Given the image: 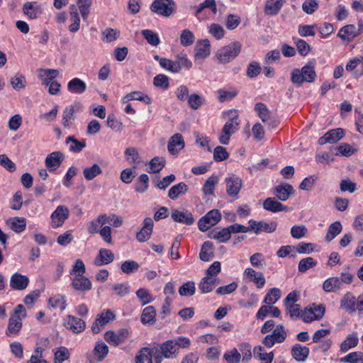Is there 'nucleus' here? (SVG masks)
Returning <instances> with one entry per match:
<instances>
[{
  "instance_id": "obj_1",
  "label": "nucleus",
  "mask_w": 363,
  "mask_h": 363,
  "mask_svg": "<svg viewBox=\"0 0 363 363\" xmlns=\"http://www.w3.org/2000/svg\"><path fill=\"white\" fill-rule=\"evenodd\" d=\"M316 76L314 62H309L301 69H294L291 72V80L293 84L301 86L305 82L308 83L313 82Z\"/></svg>"
},
{
  "instance_id": "obj_2",
  "label": "nucleus",
  "mask_w": 363,
  "mask_h": 363,
  "mask_svg": "<svg viewBox=\"0 0 363 363\" xmlns=\"http://www.w3.org/2000/svg\"><path fill=\"white\" fill-rule=\"evenodd\" d=\"M230 112L231 113H234V115L225 123L218 138L220 143L222 145H228L229 143L230 136L238 130V115L237 114L236 111H230Z\"/></svg>"
},
{
  "instance_id": "obj_3",
  "label": "nucleus",
  "mask_w": 363,
  "mask_h": 363,
  "mask_svg": "<svg viewBox=\"0 0 363 363\" xmlns=\"http://www.w3.org/2000/svg\"><path fill=\"white\" fill-rule=\"evenodd\" d=\"M241 47L240 43L238 41L224 46L217 52L218 60L221 63H227L233 60L240 52Z\"/></svg>"
},
{
  "instance_id": "obj_4",
  "label": "nucleus",
  "mask_w": 363,
  "mask_h": 363,
  "mask_svg": "<svg viewBox=\"0 0 363 363\" xmlns=\"http://www.w3.org/2000/svg\"><path fill=\"white\" fill-rule=\"evenodd\" d=\"M175 9L176 4L173 0H155L150 6L152 12L164 17H169Z\"/></svg>"
},
{
  "instance_id": "obj_5",
  "label": "nucleus",
  "mask_w": 363,
  "mask_h": 363,
  "mask_svg": "<svg viewBox=\"0 0 363 363\" xmlns=\"http://www.w3.org/2000/svg\"><path fill=\"white\" fill-rule=\"evenodd\" d=\"M287 337V333L283 325H277L271 335H267L263 340L262 343L267 347L271 348L275 343L283 342Z\"/></svg>"
},
{
  "instance_id": "obj_6",
  "label": "nucleus",
  "mask_w": 363,
  "mask_h": 363,
  "mask_svg": "<svg viewBox=\"0 0 363 363\" xmlns=\"http://www.w3.org/2000/svg\"><path fill=\"white\" fill-rule=\"evenodd\" d=\"M221 218V214L218 210L213 209L203 216L198 223L199 228L202 232L207 231L210 228L217 224Z\"/></svg>"
},
{
  "instance_id": "obj_7",
  "label": "nucleus",
  "mask_w": 363,
  "mask_h": 363,
  "mask_svg": "<svg viewBox=\"0 0 363 363\" xmlns=\"http://www.w3.org/2000/svg\"><path fill=\"white\" fill-rule=\"evenodd\" d=\"M115 314L111 310H106L99 314L91 325V331L94 334H98L104 326L110 321L114 320Z\"/></svg>"
},
{
  "instance_id": "obj_8",
  "label": "nucleus",
  "mask_w": 363,
  "mask_h": 363,
  "mask_svg": "<svg viewBox=\"0 0 363 363\" xmlns=\"http://www.w3.org/2000/svg\"><path fill=\"white\" fill-rule=\"evenodd\" d=\"M225 182L227 194L232 197L237 196L242 186L241 178L234 174H228L225 179Z\"/></svg>"
},
{
  "instance_id": "obj_9",
  "label": "nucleus",
  "mask_w": 363,
  "mask_h": 363,
  "mask_svg": "<svg viewBox=\"0 0 363 363\" xmlns=\"http://www.w3.org/2000/svg\"><path fill=\"white\" fill-rule=\"evenodd\" d=\"M250 230H252L256 235L262 232L271 233L276 230L277 224L274 221L266 223L264 221H256L255 220H249Z\"/></svg>"
},
{
  "instance_id": "obj_10",
  "label": "nucleus",
  "mask_w": 363,
  "mask_h": 363,
  "mask_svg": "<svg viewBox=\"0 0 363 363\" xmlns=\"http://www.w3.org/2000/svg\"><path fill=\"white\" fill-rule=\"evenodd\" d=\"M64 326L72 333L78 334L85 330L86 323L82 318L68 315L64 319Z\"/></svg>"
},
{
  "instance_id": "obj_11",
  "label": "nucleus",
  "mask_w": 363,
  "mask_h": 363,
  "mask_svg": "<svg viewBox=\"0 0 363 363\" xmlns=\"http://www.w3.org/2000/svg\"><path fill=\"white\" fill-rule=\"evenodd\" d=\"M69 216V211L66 206H58L51 214L52 228H57L62 226Z\"/></svg>"
},
{
  "instance_id": "obj_12",
  "label": "nucleus",
  "mask_w": 363,
  "mask_h": 363,
  "mask_svg": "<svg viewBox=\"0 0 363 363\" xmlns=\"http://www.w3.org/2000/svg\"><path fill=\"white\" fill-rule=\"evenodd\" d=\"M345 135V130L338 128L328 131L323 136L318 139V144L320 145L326 143H336L340 140Z\"/></svg>"
},
{
  "instance_id": "obj_13",
  "label": "nucleus",
  "mask_w": 363,
  "mask_h": 363,
  "mask_svg": "<svg viewBox=\"0 0 363 363\" xmlns=\"http://www.w3.org/2000/svg\"><path fill=\"white\" fill-rule=\"evenodd\" d=\"M273 194L278 200L286 201L294 194V189L292 185L282 183L274 187Z\"/></svg>"
},
{
  "instance_id": "obj_14",
  "label": "nucleus",
  "mask_w": 363,
  "mask_h": 363,
  "mask_svg": "<svg viewBox=\"0 0 363 363\" xmlns=\"http://www.w3.org/2000/svg\"><path fill=\"white\" fill-rule=\"evenodd\" d=\"M154 223L151 218H145L143 220V226L136 234V239L140 242L147 241L152 233Z\"/></svg>"
},
{
  "instance_id": "obj_15",
  "label": "nucleus",
  "mask_w": 363,
  "mask_h": 363,
  "mask_svg": "<svg viewBox=\"0 0 363 363\" xmlns=\"http://www.w3.org/2000/svg\"><path fill=\"white\" fill-rule=\"evenodd\" d=\"M64 158L65 156L62 152L60 151L52 152L46 157L45 166L50 171H55L61 166Z\"/></svg>"
},
{
  "instance_id": "obj_16",
  "label": "nucleus",
  "mask_w": 363,
  "mask_h": 363,
  "mask_svg": "<svg viewBox=\"0 0 363 363\" xmlns=\"http://www.w3.org/2000/svg\"><path fill=\"white\" fill-rule=\"evenodd\" d=\"M340 306L350 313L359 311L358 298H356L352 293L347 292L341 298Z\"/></svg>"
},
{
  "instance_id": "obj_17",
  "label": "nucleus",
  "mask_w": 363,
  "mask_h": 363,
  "mask_svg": "<svg viewBox=\"0 0 363 363\" xmlns=\"http://www.w3.org/2000/svg\"><path fill=\"white\" fill-rule=\"evenodd\" d=\"M23 12L30 19H35L43 13L42 7L36 1H28L23 6Z\"/></svg>"
},
{
  "instance_id": "obj_18",
  "label": "nucleus",
  "mask_w": 363,
  "mask_h": 363,
  "mask_svg": "<svg viewBox=\"0 0 363 363\" xmlns=\"http://www.w3.org/2000/svg\"><path fill=\"white\" fill-rule=\"evenodd\" d=\"M28 283V277L19 273L13 274L10 279V286L14 290H24L27 288Z\"/></svg>"
},
{
  "instance_id": "obj_19",
  "label": "nucleus",
  "mask_w": 363,
  "mask_h": 363,
  "mask_svg": "<svg viewBox=\"0 0 363 363\" xmlns=\"http://www.w3.org/2000/svg\"><path fill=\"white\" fill-rule=\"evenodd\" d=\"M98 221L101 226L108 223L114 228H119L123 225L122 218L115 213L101 214L98 216Z\"/></svg>"
},
{
  "instance_id": "obj_20",
  "label": "nucleus",
  "mask_w": 363,
  "mask_h": 363,
  "mask_svg": "<svg viewBox=\"0 0 363 363\" xmlns=\"http://www.w3.org/2000/svg\"><path fill=\"white\" fill-rule=\"evenodd\" d=\"M113 259L114 254L110 250L101 248L94 259V264L96 267H101L112 262Z\"/></svg>"
},
{
  "instance_id": "obj_21",
  "label": "nucleus",
  "mask_w": 363,
  "mask_h": 363,
  "mask_svg": "<svg viewBox=\"0 0 363 363\" xmlns=\"http://www.w3.org/2000/svg\"><path fill=\"white\" fill-rule=\"evenodd\" d=\"M172 340H167L160 346V352L167 359L176 357L179 354L177 347L174 345Z\"/></svg>"
},
{
  "instance_id": "obj_22",
  "label": "nucleus",
  "mask_w": 363,
  "mask_h": 363,
  "mask_svg": "<svg viewBox=\"0 0 363 363\" xmlns=\"http://www.w3.org/2000/svg\"><path fill=\"white\" fill-rule=\"evenodd\" d=\"M72 287L80 291H89L92 287V284L89 278L85 276L74 277L72 281Z\"/></svg>"
},
{
  "instance_id": "obj_23",
  "label": "nucleus",
  "mask_w": 363,
  "mask_h": 363,
  "mask_svg": "<svg viewBox=\"0 0 363 363\" xmlns=\"http://www.w3.org/2000/svg\"><path fill=\"white\" fill-rule=\"evenodd\" d=\"M6 225L16 233H21L26 230V219L23 217L10 218L6 220Z\"/></svg>"
},
{
  "instance_id": "obj_24",
  "label": "nucleus",
  "mask_w": 363,
  "mask_h": 363,
  "mask_svg": "<svg viewBox=\"0 0 363 363\" xmlns=\"http://www.w3.org/2000/svg\"><path fill=\"white\" fill-rule=\"evenodd\" d=\"M210 42L208 39L199 40L195 47V57L204 59L210 55Z\"/></svg>"
},
{
  "instance_id": "obj_25",
  "label": "nucleus",
  "mask_w": 363,
  "mask_h": 363,
  "mask_svg": "<svg viewBox=\"0 0 363 363\" xmlns=\"http://www.w3.org/2000/svg\"><path fill=\"white\" fill-rule=\"evenodd\" d=\"M358 30L353 24H349L343 26L338 32L337 36L343 40L351 41L358 36Z\"/></svg>"
},
{
  "instance_id": "obj_26",
  "label": "nucleus",
  "mask_w": 363,
  "mask_h": 363,
  "mask_svg": "<svg viewBox=\"0 0 363 363\" xmlns=\"http://www.w3.org/2000/svg\"><path fill=\"white\" fill-rule=\"evenodd\" d=\"M184 141L180 133L172 136L167 145L168 151L172 155L177 153L178 150L184 148Z\"/></svg>"
},
{
  "instance_id": "obj_27",
  "label": "nucleus",
  "mask_w": 363,
  "mask_h": 363,
  "mask_svg": "<svg viewBox=\"0 0 363 363\" xmlns=\"http://www.w3.org/2000/svg\"><path fill=\"white\" fill-rule=\"evenodd\" d=\"M22 325L21 317L19 315H12L9 320L6 335L7 336L17 335L21 330Z\"/></svg>"
},
{
  "instance_id": "obj_28",
  "label": "nucleus",
  "mask_w": 363,
  "mask_h": 363,
  "mask_svg": "<svg viewBox=\"0 0 363 363\" xmlns=\"http://www.w3.org/2000/svg\"><path fill=\"white\" fill-rule=\"evenodd\" d=\"M263 207L265 210L277 213L281 211H287L288 207L283 205L281 203L275 200L274 198H267L264 201Z\"/></svg>"
},
{
  "instance_id": "obj_29",
  "label": "nucleus",
  "mask_w": 363,
  "mask_h": 363,
  "mask_svg": "<svg viewBox=\"0 0 363 363\" xmlns=\"http://www.w3.org/2000/svg\"><path fill=\"white\" fill-rule=\"evenodd\" d=\"M309 348L301 344H295L291 348L292 357L298 362H304L309 355Z\"/></svg>"
},
{
  "instance_id": "obj_30",
  "label": "nucleus",
  "mask_w": 363,
  "mask_h": 363,
  "mask_svg": "<svg viewBox=\"0 0 363 363\" xmlns=\"http://www.w3.org/2000/svg\"><path fill=\"white\" fill-rule=\"evenodd\" d=\"M172 218L176 222L188 225H191L194 221L192 214L187 211L183 212L177 209L173 210L172 212Z\"/></svg>"
},
{
  "instance_id": "obj_31",
  "label": "nucleus",
  "mask_w": 363,
  "mask_h": 363,
  "mask_svg": "<svg viewBox=\"0 0 363 363\" xmlns=\"http://www.w3.org/2000/svg\"><path fill=\"white\" fill-rule=\"evenodd\" d=\"M214 257V245L212 242L206 241L201 246L199 258L203 262H209Z\"/></svg>"
},
{
  "instance_id": "obj_32",
  "label": "nucleus",
  "mask_w": 363,
  "mask_h": 363,
  "mask_svg": "<svg viewBox=\"0 0 363 363\" xmlns=\"http://www.w3.org/2000/svg\"><path fill=\"white\" fill-rule=\"evenodd\" d=\"M339 277H332L327 279L323 284V289L327 293H336L341 289Z\"/></svg>"
},
{
  "instance_id": "obj_33",
  "label": "nucleus",
  "mask_w": 363,
  "mask_h": 363,
  "mask_svg": "<svg viewBox=\"0 0 363 363\" xmlns=\"http://www.w3.org/2000/svg\"><path fill=\"white\" fill-rule=\"evenodd\" d=\"M208 237L211 239H215L218 242H226L230 239V231L228 228H224L220 230L215 228L209 232Z\"/></svg>"
},
{
  "instance_id": "obj_34",
  "label": "nucleus",
  "mask_w": 363,
  "mask_h": 363,
  "mask_svg": "<svg viewBox=\"0 0 363 363\" xmlns=\"http://www.w3.org/2000/svg\"><path fill=\"white\" fill-rule=\"evenodd\" d=\"M86 89V83L79 78H74L68 82L67 89L72 94H83Z\"/></svg>"
},
{
  "instance_id": "obj_35",
  "label": "nucleus",
  "mask_w": 363,
  "mask_h": 363,
  "mask_svg": "<svg viewBox=\"0 0 363 363\" xmlns=\"http://www.w3.org/2000/svg\"><path fill=\"white\" fill-rule=\"evenodd\" d=\"M284 3V0H267L265 3L264 12L267 15H277Z\"/></svg>"
},
{
  "instance_id": "obj_36",
  "label": "nucleus",
  "mask_w": 363,
  "mask_h": 363,
  "mask_svg": "<svg viewBox=\"0 0 363 363\" xmlns=\"http://www.w3.org/2000/svg\"><path fill=\"white\" fill-rule=\"evenodd\" d=\"M219 283V281L216 277H205L202 279L199 284V289L203 294H207L213 291L214 286Z\"/></svg>"
},
{
  "instance_id": "obj_37",
  "label": "nucleus",
  "mask_w": 363,
  "mask_h": 363,
  "mask_svg": "<svg viewBox=\"0 0 363 363\" xmlns=\"http://www.w3.org/2000/svg\"><path fill=\"white\" fill-rule=\"evenodd\" d=\"M189 187L184 182H180L170 188L168 196L172 200L177 199L179 196L184 195L188 191Z\"/></svg>"
},
{
  "instance_id": "obj_38",
  "label": "nucleus",
  "mask_w": 363,
  "mask_h": 363,
  "mask_svg": "<svg viewBox=\"0 0 363 363\" xmlns=\"http://www.w3.org/2000/svg\"><path fill=\"white\" fill-rule=\"evenodd\" d=\"M156 310L152 306L145 308L141 314V322L143 324L153 325L156 321Z\"/></svg>"
},
{
  "instance_id": "obj_39",
  "label": "nucleus",
  "mask_w": 363,
  "mask_h": 363,
  "mask_svg": "<svg viewBox=\"0 0 363 363\" xmlns=\"http://www.w3.org/2000/svg\"><path fill=\"white\" fill-rule=\"evenodd\" d=\"M93 352L96 362H101L108 353V347L103 341H99L96 342Z\"/></svg>"
},
{
  "instance_id": "obj_40",
  "label": "nucleus",
  "mask_w": 363,
  "mask_h": 363,
  "mask_svg": "<svg viewBox=\"0 0 363 363\" xmlns=\"http://www.w3.org/2000/svg\"><path fill=\"white\" fill-rule=\"evenodd\" d=\"M166 164L164 157H155L149 162L147 172L149 173H159Z\"/></svg>"
},
{
  "instance_id": "obj_41",
  "label": "nucleus",
  "mask_w": 363,
  "mask_h": 363,
  "mask_svg": "<svg viewBox=\"0 0 363 363\" xmlns=\"http://www.w3.org/2000/svg\"><path fill=\"white\" fill-rule=\"evenodd\" d=\"M102 169L97 164H94L91 167H86L83 169V175L87 181H91L97 176L101 174Z\"/></svg>"
},
{
  "instance_id": "obj_42",
  "label": "nucleus",
  "mask_w": 363,
  "mask_h": 363,
  "mask_svg": "<svg viewBox=\"0 0 363 363\" xmlns=\"http://www.w3.org/2000/svg\"><path fill=\"white\" fill-rule=\"evenodd\" d=\"M342 230V224L340 221H335L329 225L328 233L325 235V240L332 241Z\"/></svg>"
},
{
  "instance_id": "obj_43",
  "label": "nucleus",
  "mask_w": 363,
  "mask_h": 363,
  "mask_svg": "<svg viewBox=\"0 0 363 363\" xmlns=\"http://www.w3.org/2000/svg\"><path fill=\"white\" fill-rule=\"evenodd\" d=\"M173 62L178 67V72H179L183 67L189 69L193 65L191 61L188 59L187 55L184 53L178 54L176 56V60L173 61Z\"/></svg>"
},
{
  "instance_id": "obj_44",
  "label": "nucleus",
  "mask_w": 363,
  "mask_h": 363,
  "mask_svg": "<svg viewBox=\"0 0 363 363\" xmlns=\"http://www.w3.org/2000/svg\"><path fill=\"white\" fill-rule=\"evenodd\" d=\"M132 100L143 101L147 104H149L151 102V99L147 95H145L140 91H133L128 94L122 99L123 103Z\"/></svg>"
},
{
  "instance_id": "obj_45",
  "label": "nucleus",
  "mask_w": 363,
  "mask_h": 363,
  "mask_svg": "<svg viewBox=\"0 0 363 363\" xmlns=\"http://www.w3.org/2000/svg\"><path fill=\"white\" fill-rule=\"evenodd\" d=\"M255 110L264 123L269 121L272 116L267 106L263 103H257L255 106Z\"/></svg>"
},
{
  "instance_id": "obj_46",
  "label": "nucleus",
  "mask_w": 363,
  "mask_h": 363,
  "mask_svg": "<svg viewBox=\"0 0 363 363\" xmlns=\"http://www.w3.org/2000/svg\"><path fill=\"white\" fill-rule=\"evenodd\" d=\"M136 363H152V351L148 347H143L135 358Z\"/></svg>"
},
{
  "instance_id": "obj_47",
  "label": "nucleus",
  "mask_w": 363,
  "mask_h": 363,
  "mask_svg": "<svg viewBox=\"0 0 363 363\" xmlns=\"http://www.w3.org/2000/svg\"><path fill=\"white\" fill-rule=\"evenodd\" d=\"M281 296V292L279 289L272 288L266 294L264 302L269 306H272L277 303Z\"/></svg>"
},
{
  "instance_id": "obj_48",
  "label": "nucleus",
  "mask_w": 363,
  "mask_h": 363,
  "mask_svg": "<svg viewBox=\"0 0 363 363\" xmlns=\"http://www.w3.org/2000/svg\"><path fill=\"white\" fill-rule=\"evenodd\" d=\"M66 143L67 144L72 143L69 148L70 151L74 152H79L86 147L85 140H78L74 136H69L66 139Z\"/></svg>"
},
{
  "instance_id": "obj_49",
  "label": "nucleus",
  "mask_w": 363,
  "mask_h": 363,
  "mask_svg": "<svg viewBox=\"0 0 363 363\" xmlns=\"http://www.w3.org/2000/svg\"><path fill=\"white\" fill-rule=\"evenodd\" d=\"M358 341V337L355 334L349 335L347 339L341 343L340 350L344 352L348 351L350 349L356 347Z\"/></svg>"
},
{
  "instance_id": "obj_50",
  "label": "nucleus",
  "mask_w": 363,
  "mask_h": 363,
  "mask_svg": "<svg viewBox=\"0 0 363 363\" xmlns=\"http://www.w3.org/2000/svg\"><path fill=\"white\" fill-rule=\"evenodd\" d=\"M93 0H77V4L84 21L88 18Z\"/></svg>"
},
{
  "instance_id": "obj_51",
  "label": "nucleus",
  "mask_w": 363,
  "mask_h": 363,
  "mask_svg": "<svg viewBox=\"0 0 363 363\" xmlns=\"http://www.w3.org/2000/svg\"><path fill=\"white\" fill-rule=\"evenodd\" d=\"M70 357L69 350L65 347H60L55 352L54 362L55 363H62L65 360H67Z\"/></svg>"
},
{
  "instance_id": "obj_52",
  "label": "nucleus",
  "mask_w": 363,
  "mask_h": 363,
  "mask_svg": "<svg viewBox=\"0 0 363 363\" xmlns=\"http://www.w3.org/2000/svg\"><path fill=\"white\" fill-rule=\"evenodd\" d=\"M74 106H69L65 108L63 111L62 121L65 128H69L72 124V121L74 119Z\"/></svg>"
},
{
  "instance_id": "obj_53",
  "label": "nucleus",
  "mask_w": 363,
  "mask_h": 363,
  "mask_svg": "<svg viewBox=\"0 0 363 363\" xmlns=\"http://www.w3.org/2000/svg\"><path fill=\"white\" fill-rule=\"evenodd\" d=\"M317 265V261H315L313 257H308L306 258H303L300 260L298 269L299 272L303 273L306 272L310 268H312Z\"/></svg>"
},
{
  "instance_id": "obj_54",
  "label": "nucleus",
  "mask_w": 363,
  "mask_h": 363,
  "mask_svg": "<svg viewBox=\"0 0 363 363\" xmlns=\"http://www.w3.org/2000/svg\"><path fill=\"white\" fill-rule=\"evenodd\" d=\"M136 296L142 306H145L153 301L152 294L145 288H140L136 291Z\"/></svg>"
},
{
  "instance_id": "obj_55",
  "label": "nucleus",
  "mask_w": 363,
  "mask_h": 363,
  "mask_svg": "<svg viewBox=\"0 0 363 363\" xmlns=\"http://www.w3.org/2000/svg\"><path fill=\"white\" fill-rule=\"evenodd\" d=\"M120 31L111 28H106L102 32L103 40L106 43H111L117 40L120 36Z\"/></svg>"
},
{
  "instance_id": "obj_56",
  "label": "nucleus",
  "mask_w": 363,
  "mask_h": 363,
  "mask_svg": "<svg viewBox=\"0 0 363 363\" xmlns=\"http://www.w3.org/2000/svg\"><path fill=\"white\" fill-rule=\"evenodd\" d=\"M263 347L261 346H257L254 348V355L255 357L259 358L262 361L270 362H272L274 359V353L273 352H270L269 353L263 352Z\"/></svg>"
},
{
  "instance_id": "obj_57",
  "label": "nucleus",
  "mask_w": 363,
  "mask_h": 363,
  "mask_svg": "<svg viewBox=\"0 0 363 363\" xmlns=\"http://www.w3.org/2000/svg\"><path fill=\"white\" fill-rule=\"evenodd\" d=\"M342 362L347 363H363V353L353 352L340 359Z\"/></svg>"
},
{
  "instance_id": "obj_58",
  "label": "nucleus",
  "mask_w": 363,
  "mask_h": 363,
  "mask_svg": "<svg viewBox=\"0 0 363 363\" xmlns=\"http://www.w3.org/2000/svg\"><path fill=\"white\" fill-rule=\"evenodd\" d=\"M218 182L216 176H211L205 182L203 186V191L205 195H212L214 191V188Z\"/></svg>"
},
{
  "instance_id": "obj_59",
  "label": "nucleus",
  "mask_w": 363,
  "mask_h": 363,
  "mask_svg": "<svg viewBox=\"0 0 363 363\" xmlns=\"http://www.w3.org/2000/svg\"><path fill=\"white\" fill-rule=\"evenodd\" d=\"M148 184V176L146 174H143L138 177L135 189L137 192L143 193L147 189Z\"/></svg>"
},
{
  "instance_id": "obj_60",
  "label": "nucleus",
  "mask_w": 363,
  "mask_h": 363,
  "mask_svg": "<svg viewBox=\"0 0 363 363\" xmlns=\"http://www.w3.org/2000/svg\"><path fill=\"white\" fill-rule=\"evenodd\" d=\"M112 290L119 297H124L130 292V286L128 284L118 283L112 286Z\"/></svg>"
},
{
  "instance_id": "obj_61",
  "label": "nucleus",
  "mask_w": 363,
  "mask_h": 363,
  "mask_svg": "<svg viewBox=\"0 0 363 363\" xmlns=\"http://www.w3.org/2000/svg\"><path fill=\"white\" fill-rule=\"evenodd\" d=\"M218 101L221 103L231 100L238 95V91L232 89L230 91H225L223 89H219L217 91Z\"/></svg>"
},
{
  "instance_id": "obj_62",
  "label": "nucleus",
  "mask_w": 363,
  "mask_h": 363,
  "mask_svg": "<svg viewBox=\"0 0 363 363\" xmlns=\"http://www.w3.org/2000/svg\"><path fill=\"white\" fill-rule=\"evenodd\" d=\"M194 35L189 29L184 30L180 35L181 44L186 47L192 45L194 42Z\"/></svg>"
},
{
  "instance_id": "obj_63",
  "label": "nucleus",
  "mask_w": 363,
  "mask_h": 363,
  "mask_svg": "<svg viewBox=\"0 0 363 363\" xmlns=\"http://www.w3.org/2000/svg\"><path fill=\"white\" fill-rule=\"evenodd\" d=\"M261 70L259 64L256 61H252L247 66L246 75L249 78H255L260 74Z\"/></svg>"
},
{
  "instance_id": "obj_64",
  "label": "nucleus",
  "mask_w": 363,
  "mask_h": 363,
  "mask_svg": "<svg viewBox=\"0 0 363 363\" xmlns=\"http://www.w3.org/2000/svg\"><path fill=\"white\" fill-rule=\"evenodd\" d=\"M240 354L235 348L227 351L224 354V359L228 363H239L240 361Z\"/></svg>"
}]
</instances>
